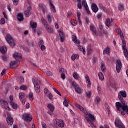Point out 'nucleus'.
I'll return each instance as SVG.
<instances>
[{"instance_id": "20e7f679", "label": "nucleus", "mask_w": 128, "mask_h": 128, "mask_svg": "<svg viewBox=\"0 0 128 128\" xmlns=\"http://www.w3.org/2000/svg\"><path fill=\"white\" fill-rule=\"evenodd\" d=\"M124 98H126V91H120L118 94V98H119L121 104H124L126 102V101L124 100Z\"/></svg>"}, {"instance_id": "a211bd4d", "label": "nucleus", "mask_w": 128, "mask_h": 128, "mask_svg": "<svg viewBox=\"0 0 128 128\" xmlns=\"http://www.w3.org/2000/svg\"><path fill=\"white\" fill-rule=\"evenodd\" d=\"M10 104L11 106H12V108H14V110H18V108H20V106L18 105V104L14 103L12 101H10Z\"/></svg>"}, {"instance_id": "c9c22d12", "label": "nucleus", "mask_w": 128, "mask_h": 128, "mask_svg": "<svg viewBox=\"0 0 128 128\" xmlns=\"http://www.w3.org/2000/svg\"><path fill=\"white\" fill-rule=\"evenodd\" d=\"M72 76L75 78V80H78V73L74 72L72 74Z\"/></svg>"}, {"instance_id": "a878e982", "label": "nucleus", "mask_w": 128, "mask_h": 128, "mask_svg": "<svg viewBox=\"0 0 128 128\" xmlns=\"http://www.w3.org/2000/svg\"><path fill=\"white\" fill-rule=\"evenodd\" d=\"M110 54V48H106L103 51V54Z\"/></svg>"}, {"instance_id": "cd10ccee", "label": "nucleus", "mask_w": 128, "mask_h": 128, "mask_svg": "<svg viewBox=\"0 0 128 128\" xmlns=\"http://www.w3.org/2000/svg\"><path fill=\"white\" fill-rule=\"evenodd\" d=\"M85 78H86V82H88V86L90 88V84H91L90 80V77L86 75L85 76Z\"/></svg>"}, {"instance_id": "a19ab883", "label": "nucleus", "mask_w": 128, "mask_h": 128, "mask_svg": "<svg viewBox=\"0 0 128 128\" xmlns=\"http://www.w3.org/2000/svg\"><path fill=\"white\" fill-rule=\"evenodd\" d=\"M101 70L102 72H104V70H106V66H104V63L101 64Z\"/></svg>"}, {"instance_id": "7c9ffc66", "label": "nucleus", "mask_w": 128, "mask_h": 128, "mask_svg": "<svg viewBox=\"0 0 128 128\" xmlns=\"http://www.w3.org/2000/svg\"><path fill=\"white\" fill-rule=\"evenodd\" d=\"M87 52L88 54H92V48L91 46H88L87 49Z\"/></svg>"}, {"instance_id": "774afa93", "label": "nucleus", "mask_w": 128, "mask_h": 128, "mask_svg": "<svg viewBox=\"0 0 128 128\" xmlns=\"http://www.w3.org/2000/svg\"><path fill=\"white\" fill-rule=\"evenodd\" d=\"M42 128H46V124H44V122H42Z\"/></svg>"}, {"instance_id": "412c9836", "label": "nucleus", "mask_w": 128, "mask_h": 128, "mask_svg": "<svg viewBox=\"0 0 128 128\" xmlns=\"http://www.w3.org/2000/svg\"><path fill=\"white\" fill-rule=\"evenodd\" d=\"M7 51L8 48H6V46L0 47V52H1L3 54H6V53Z\"/></svg>"}, {"instance_id": "f257e3e1", "label": "nucleus", "mask_w": 128, "mask_h": 128, "mask_svg": "<svg viewBox=\"0 0 128 128\" xmlns=\"http://www.w3.org/2000/svg\"><path fill=\"white\" fill-rule=\"evenodd\" d=\"M116 32H117L118 34H120L121 40H122V46L123 50V52L125 56L128 55V49H126V41L124 40V34H122V32L120 29L116 28Z\"/></svg>"}, {"instance_id": "6ab92c4d", "label": "nucleus", "mask_w": 128, "mask_h": 128, "mask_svg": "<svg viewBox=\"0 0 128 128\" xmlns=\"http://www.w3.org/2000/svg\"><path fill=\"white\" fill-rule=\"evenodd\" d=\"M45 28H46L49 34H52V32H54V29L52 28L48 25H46Z\"/></svg>"}, {"instance_id": "4c0bfd02", "label": "nucleus", "mask_w": 128, "mask_h": 128, "mask_svg": "<svg viewBox=\"0 0 128 128\" xmlns=\"http://www.w3.org/2000/svg\"><path fill=\"white\" fill-rule=\"evenodd\" d=\"M82 4L83 6H84V8H88V4H86V0H83L82 1Z\"/></svg>"}, {"instance_id": "69168bd1", "label": "nucleus", "mask_w": 128, "mask_h": 128, "mask_svg": "<svg viewBox=\"0 0 128 128\" xmlns=\"http://www.w3.org/2000/svg\"><path fill=\"white\" fill-rule=\"evenodd\" d=\"M40 48L42 50H46V46H44V45L41 46Z\"/></svg>"}, {"instance_id": "58836bf2", "label": "nucleus", "mask_w": 128, "mask_h": 128, "mask_svg": "<svg viewBox=\"0 0 128 128\" xmlns=\"http://www.w3.org/2000/svg\"><path fill=\"white\" fill-rule=\"evenodd\" d=\"M3 60H4V62H8V56L6 55H3L2 56Z\"/></svg>"}, {"instance_id": "1a4fd4ad", "label": "nucleus", "mask_w": 128, "mask_h": 128, "mask_svg": "<svg viewBox=\"0 0 128 128\" xmlns=\"http://www.w3.org/2000/svg\"><path fill=\"white\" fill-rule=\"evenodd\" d=\"M122 62L120 60H118L116 61V70L118 74L120 72V70H122Z\"/></svg>"}, {"instance_id": "7ed1b4c3", "label": "nucleus", "mask_w": 128, "mask_h": 128, "mask_svg": "<svg viewBox=\"0 0 128 128\" xmlns=\"http://www.w3.org/2000/svg\"><path fill=\"white\" fill-rule=\"evenodd\" d=\"M127 104L128 103H126V102L125 104L124 103L121 104L120 102H116V106L117 110L120 111V108H121L124 112H126L127 114H128V106L127 105Z\"/></svg>"}, {"instance_id": "c756f323", "label": "nucleus", "mask_w": 128, "mask_h": 128, "mask_svg": "<svg viewBox=\"0 0 128 128\" xmlns=\"http://www.w3.org/2000/svg\"><path fill=\"white\" fill-rule=\"evenodd\" d=\"M30 27L32 28H36V22H34L32 23V22L31 21L30 22Z\"/></svg>"}, {"instance_id": "dca6fc26", "label": "nucleus", "mask_w": 128, "mask_h": 128, "mask_svg": "<svg viewBox=\"0 0 128 128\" xmlns=\"http://www.w3.org/2000/svg\"><path fill=\"white\" fill-rule=\"evenodd\" d=\"M18 64L17 61H12L10 63V68H18Z\"/></svg>"}, {"instance_id": "ea45409f", "label": "nucleus", "mask_w": 128, "mask_h": 128, "mask_svg": "<svg viewBox=\"0 0 128 128\" xmlns=\"http://www.w3.org/2000/svg\"><path fill=\"white\" fill-rule=\"evenodd\" d=\"M77 2H78L77 6L79 10H82V3L80 2V0H77Z\"/></svg>"}, {"instance_id": "9b49d317", "label": "nucleus", "mask_w": 128, "mask_h": 128, "mask_svg": "<svg viewBox=\"0 0 128 128\" xmlns=\"http://www.w3.org/2000/svg\"><path fill=\"white\" fill-rule=\"evenodd\" d=\"M22 118L26 122H32V115L28 114H24Z\"/></svg>"}, {"instance_id": "4d7b16f0", "label": "nucleus", "mask_w": 128, "mask_h": 128, "mask_svg": "<svg viewBox=\"0 0 128 128\" xmlns=\"http://www.w3.org/2000/svg\"><path fill=\"white\" fill-rule=\"evenodd\" d=\"M28 4H29V6L28 8V10H28L29 12H30V10H32V6H30V1H28Z\"/></svg>"}, {"instance_id": "13d9d810", "label": "nucleus", "mask_w": 128, "mask_h": 128, "mask_svg": "<svg viewBox=\"0 0 128 128\" xmlns=\"http://www.w3.org/2000/svg\"><path fill=\"white\" fill-rule=\"evenodd\" d=\"M48 98H49V100H52V93H48Z\"/></svg>"}, {"instance_id": "bf43d9fd", "label": "nucleus", "mask_w": 128, "mask_h": 128, "mask_svg": "<svg viewBox=\"0 0 128 128\" xmlns=\"http://www.w3.org/2000/svg\"><path fill=\"white\" fill-rule=\"evenodd\" d=\"M85 8V10H86L87 14H90V9L88 8V6L86 7V8Z\"/></svg>"}, {"instance_id": "aec40b11", "label": "nucleus", "mask_w": 128, "mask_h": 128, "mask_svg": "<svg viewBox=\"0 0 128 128\" xmlns=\"http://www.w3.org/2000/svg\"><path fill=\"white\" fill-rule=\"evenodd\" d=\"M72 41L74 42V44H80V40H78V38H76V36H72Z\"/></svg>"}, {"instance_id": "4468645a", "label": "nucleus", "mask_w": 128, "mask_h": 128, "mask_svg": "<svg viewBox=\"0 0 128 128\" xmlns=\"http://www.w3.org/2000/svg\"><path fill=\"white\" fill-rule=\"evenodd\" d=\"M56 124L58 126H60V128H64V120H62L56 119Z\"/></svg>"}, {"instance_id": "f704fd0d", "label": "nucleus", "mask_w": 128, "mask_h": 128, "mask_svg": "<svg viewBox=\"0 0 128 128\" xmlns=\"http://www.w3.org/2000/svg\"><path fill=\"white\" fill-rule=\"evenodd\" d=\"M41 20H42V24H44V28H46V26H48V22H46V20L42 18Z\"/></svg>"}, {"instance_id": "2f4dec72", "label": "nucleus", "mask_w": 128, "mask_h": 128, "mask_svg": "<svg viewBox=\"0 0 128 128\" xmlns=\"http://www.w3.org/2000/svg\"><path fill=\"white\" fill-rule=\"evenodd\" d=\"M106 25L108 28H110V18H108L107 19H106Z\"/></svg>"}, {"instance_id": "864d4df0", "label": "nucleus", "mask_w": 128, "mask_h": 128, "mask_svg": "<svg viewBox=\"0 0 128 128\" xmlns=\"http://www.w3.org/2000/svg\"><path fill=\"white\" fill-rule=\"evenodd\" d=\"M104 7L102 5V4H99V8L102 10H104Z\"/></svg>"}, {"instance_id": "f3484780", "label": "nucleus", "mask_w": 128, "mask_h": 128, "mask_svg": "<svg viewBox=\"0 0 128 128\" xmlns=\"http://www.w3.org/2000/svg\"><path fill=\"white\" fill-rule=\"evenodd\" d=\"M92 10L94 12L96 13L98 10V6H96V4H92Z\"/></svg>"}, {"instance_id": "6e6d98bb", "label": "nucleus", "mask_w": 128, "mask_h": 128, "mask_svg": "<svg viewBox=\"0 0 128 128\" xmlns=\"http://www.w3.org/2000/svg\"><path fill=\"white\" fill-rule=\"evenodd\" d=\"M48 22L50 24V22H52V18L50 17V15H48Z\"/></svg>"}, {"instance_id": "79ce46f5", "label": "nucleus", "mask_w": 128, "mask_h": 128, "mask_svg": "<svg viewBox=\"0 0 128 128\" xmlns=\"http://www.w3.org/2000/svg\"><path fill=\"white\" fill-rule=\"evenodd\" d=\"M28 44L30 48H34V44L32 41H28Z\"/></svg>"}, {"instance_id": "de8ad7c7", "label": "nucleus", "mask_w": 128, "mask_h": 128, "mask_svg": "<svg viewBox=\"0 0 128 128\" xmlns=\"http://www.w3.org/2000/svg\"><path fill=\"white\" fill-rule=\"evenodd\" d=\"M20 0H12V2L14 6H18Z\"/></svg>"}, {"instance_id": "2eb2a0df", "label": "nucleus", "mask_w": 128, "mask_h": 128, "mask_svg": "<svg viewBox=\"0 0 128 128\" xmlns=\"http://www.w3.org/2000/svg\"><path fill=\"white\" fill-rule=\"evenodd\" d=\"M59 36H60V40L61 42H64V38H66V34L64 33L60 30L59 31Z\"/></svg>"}, {"instance_id": "338daca9", "label": "nucleus", "mask_w": 128, "mask_h": 128, "mask_svg": "<svg viewBox=\"0 0 128 128\" xmlns=\"http://www.w3.org/2000/svg\"><path fill=\"white\" fill-rule=\"evenodd\" d=\"M71 24L72 26H76V22H74L72 20H71L70 21Z\"/></svg>"}, {"instance_id": "e2e57ef3", "label": "nucleus", "mask_w": 128, "mask_h": 128, "mask_svg": "<svg viewBox=\"0 0 128 128\" xmlns=\"http://www.w3.org/2000/svg\"><path fill=\"white\" fill-rule=\"evenodd\" d=\"M46 74L49 76H52V72H50V71H48L46 72Z\"/></svg>"}, {"instance_id": "a18cd8bd", "label": "nucleus", "mask_w": 128, "mask_h": 128, "mask_svg": "<svg viewBox=\"0 0 128 128\" xmlns=\"http://www.w3.org/2000/svg\"><path fill=\"white\" fill-rule=\"evenodd\" d=\"M118 10H119L120 11L124 10V5L121 4H119Z\"/></svg>"}, {"instance_id": "5701e85b", "label": "nucleus", "mask_w": 128, "mask_h": 128, "mask_svg": "<svg viewBox=\"0 0 128 128\" xmlns=\"http://www.w3.org/2000/svg\"><path fill=\"white\" fill-rule=\"evenodd\" d=\"M17 18L20 22H22L24 20V14L22 13H18Z\"/></svg>"}, {"instance_id": "09e8293b", "label": "nucleus", "mask_w": 128, "mask_h": 128, "mask_svg": "<svg viewBox=\"0 0 128 128\" xmlns=\"http://www.w3.org/2000/svg\"><path fill=\"white\" fill-rule=\"evenodd\" d=\"M6 23V20L4 18H2L0 20V24H4Z\"/></svg>"}, {"instance_id": "052dcab7", "label": "nucleus", "mask_w": 128, "mask_h": 128, "mask_svg": "<svg viewBox=\"0 0 128 128\" xmlns=\"http://www.w3.org/2000/svg\"><path fill=\"white\" fill-rule=\"evenodd\" d=\"M37 34L38 36H40L42 34V28H39L37 31Z\"/></svg>"}, {"instance_id": "393cba45", "label": "nucleus", "mask_w": 128, "mask_h": 128, "mask_svg": "<svg viewBox=\"0 0 128 128\" xmlns=\"http://www.w3.org/2000/svg\"><path fill=\"white\" fill-rule=\"evenodd\" d=\"M59 72H62L61 74V78L62 80H64V78H66V74H64V69L62 68L60 69Z\"/></svg>"}, {"instance_id": "f8f14e48", "label": "nucleus", "mask_w": 128, "mask_h": 128, "mask_svg": "<svg viewBox=\"0 0 128 128\" xmlns=\"http://www.w3.org/2000/svg\"><path fill=\"white\" fill-rule=\"evenodd\" d=\"M98 32H100L98 36H102L104 34H106V31L104 30V26L102 25L99 26Z\"/></svg>"}, {"instance_id": "ddd939ff", "label": "nucleus", "mask_w": 128, "mask_h": 128, "mask_svg": "<svg viewBox=\"0 0 128 128\" xmlns=\"http://www.w3.org/2000/svg\"><path fill=\"white\" fill-rule=\"evenodd\" d=\"M13 57L16 60H22V54L16 52L14 55Z\"/></svg>"}, {"instance_id": "b1692460", "label": "nucleus", "mask_w": 128, "mask_h": 128, "mask_svg": "<svg viewBox=\"0 0 128 128\" xmlns=\"http://www.w3.org/2000/svg\"><path fill=\"white\" fill-rule=\"evenodd\" d=\"M40 8L42 10V12L44 14L46 12V7L44 5H40Z\"/></svg>"}, {"instance_id": "4be33fe9", "label": "nucleus", "mask_w": 128, "mask_h": 128, "mask_svg": "<svg viewBox=\"0 0 128 128\" xmlns=\"http://www.w3.org/2000/svg\"><path fill=\"white\" fill-rule=\"evenodd\" d=\"M90 30H91V32H92L93 33H94V34H96V36H98V34L96 33V28L94 26V25H90Z\"/></svg>"}, {"instance_id": "c85d7f7f", "label": "nucleus", "mask_w": 128, "mask_h": 128, "mask_svg": "<svg viewBox=\"0 0 128 128\" xmlns=\"http://www.w3.org/2000/svg\"><path fill=\"white\" fill-rule=\"evenodd\" d=\"M18 96L20 99V100H22L26 96V94H24L23 92H20L19 93Z\"/></svg>"}, {"instance_id": "9d476101", "label": "nucleus", "mask_w": 128, "mask_h": 128, "mask_svg": "<svg viewBox=\"0 0 128 128\" xmlns=\"http://www.w3.org/2000/svg\"><path fill=\"white\" fill-rule=\"evenodd\" d=\"M0 102L2 105V108L4 110H10V108L8 106V104L6 101H5L4 100H0Z\"/></svg>"}, {"instance_id": "c03bdc74", "label": "nucleus", "mask_w": 128, "mask_h": 128, "mask_svg": "<svg viewBox=\"0 0 128 128\" xmlns=\"http://www.w3.org/2000/svg\"><path fill=\"white\" fill-rule=\"evenodd\" d=\"M100 102V97L96 98L95 99V103H96L97 104H98Z\"/></svg>"}, {"instance_id": "72a5a7b5", "label": "nucleus", "mask_w": 128, "mask_h": 128, "mask_svg": "<svg viewBox=\"0 0 128 128\" xmlns=\"http://www.w3.org/2000/svg\"><path fill=\"white\" fill-rule=\"evenodd\" d=\"M24 14L26 18H28V16H30L31 13L30 11L26 10V11H24Z\"/></svg>"}, {"instance_id": "37998d69", "label": "nucleus", "mask_w": 128, "mask_h": 128, "mask_svg": "<svg viewBox=\"0 0 128 128\" xmlns=\"http://www.w3.org/2000/svg\"><path fill=\"white\" fill-rule=\"evenodd\" d=\"M80 52H82L84 54H86V50H84V48L82 46H80Z\"/></svg>"}, {"instance_id": "5fc2aeb1", "label": "nucleus", "mask_w": 128, "mask_h": 128, "mask_svg": "<svg viewBox=\"0 0 128 128\" xmlns=\"http://www.w3.org/2000/svg\"><path fill=\"white\" fill-rule=\"evenodd\" d=\"M38 46H44V40H40V41L38 42Z\"/></svg>"}, {"instance_id": "473e14b6", "label": "nucleus", "mask_w": 128, "mask_h": 128, "mask_svg": "<svg viewBox=\"0 0 128 128\" xmlns=\"http://www.w3.org/2000/svg\"><path fill=\"white\" fill-rule=\"evenodd\" d=\"M48 108L50 110V112H52L54 110V106L52 104H48Z\"/></svg>"}, {"instance_id": "e433bc0d", "label": "nucleus", "mask_w": 128, "mask_h": 128, "mask_svg": "<svg viewBox=\"0 0 128 128\" xmlns=\"http://www.w3.org/2000/svg\"><path fill=\"white\" fill-rule=\"evenodd\" d=\"M29 98L30 100L32 101L34 100V93L30 92L29 93Z\"/></svg>"}, {"instance_id": "3c124183", "label": "nucleus", "mask_w": 128, "mask_h": 128, "mask_svg": "<svg viewBox=\"0 0 128 128\" xmlns=\"http://www.w3.org/2000/svg\"><path fill=\"white\" fill-rule=\"evenodd\" d=\"M86 96H88V98H90V96H92V92L88 91L86 92Z\"/></svg>"}, {"instance_id": "423d86ee", "label": "nucleus", "mask_w": 128, "mask_h": 128, "mask_svg": "<svg viewBox=\"0 0 128 128\" xmlns=\"http://www.w3.org/2000/svg\"><path fill=\"white\" fill-rule=\"evenodd\" d=\"M72 86H74L75 90V92H77V94H82V88H80V86L76 84V82H72Z\"/></svg>"}, {"instance_id": "39448f33", "label": "nucleus", "mask_w": 128, "mask_h": 128, "mask_svg": "<svg viewBox=\"0 0 128 128\" xmlns=\"http://www.w3.org/2000/svg\"><path fill=\"white\" fill-rule=\"evenodd\" d=\"M6 40L10 46H16V42L12 38V36L10 34H8L6 38Z\"/></svg>"}, {"instance_id": "8fccbe9b", "label": "nucleus", "mask_w": 128, "mask_h": 128, "mask_svg": "<svg viewBox=\"0 0 128 128\" xmlns=\"http://www.w3.org/2000/svg\"><path fill=\"white\" fill-rule=\"evenodd\" d=\"M20 88L22 90H26V86L24 85H22L20 86Z\"/></svg>"}, {"instance_id": "680f3d73", "label": "nucleus", "mask_w": 128, "mask_h": 128, "mask_svg": "<svg viewBox=\"0 0 128 128\" xmlns=\"http://www.w3.org/2000/svg\"><path fill=\"white\" fill-rule=\"evenodd\" d=\"M49 3H50V4L51 6V8L54 7V4H52V1L51 0H49Z\"/></svg>"}, {"instance_id": "0e129e2a", "label": "nucleus", "mask_w": 128, "mask_h": 128, "mask_svg": "<svg viewBox=\"0 0 128 128\" xmlns=\"http://www.w3.org/2000/svg\"><path fill=\"white\" fill-rule=\"evenodd\" d=\"M80 14H81L80 13V12H77V18H78V20L80 19Z\"/></svg>"}, {"instance_id": "49530a36", "label": "nucleus", "mask_w": 128, "mask_h": 128, "mask_svg": "<svg viewBox=\"0 0 128 128\" xmlns=\"http://www.w3.org/2000/svg\"><path fill=\"white\" fill-rule=\"evenodd\" d=\"M63 104L65 106H68V100H66V99L64 100Z\"/></svg>"}, {"instance_id": "603ef678", "label": "nucleus", "mask_w": 128, "mask_h": 128, "mask_svg": "<svg viewBox=\"0 0 128 128\" xmlns=\"http://www.w3.org/2000/svg\"><path fill=\"white\" fill-rule=\"evenodd\" d=\"M54 90L58 94L59 96H62V94H60V92L56 90V88H53Z\"/></svg>"}, {"instance_id": "bb28decb", "label": "nucleus", "mask_w": 128, "mask_h": 128, "mask_svg": "<svg viewBox=\"0 0 128 128\" xmlns=\"http://www.w3.org/2000/svg\"><path fill=\"white\" fill-rule=\"evenodd\" d=\"M98 76L100 80H104V74H102V72H99Z\"/></svg>"}, {"instance_id": "6e6552de", "label": "nucleus", "mask_w": 128, "mask_h": 128, "mask_svg": "<svg viewBox=\"0 0 128 128\" xmlns=\"http://www.w3.org/2000/svg\"><path fill=\"white\" fill-rule=\"evenodd\" d=\"M40 81L35 82L34 84V88L35 90V92L37 94H40Z\"/></svg>"}, {"instance_id": "0eeeda50", "label": "nucleus", "mask_w": 128, "mask_h": 128, "mask_svg": "<svg viewBox=\"0 0 128 128\" xmlns=\"http://www.w3.org/2000/svg\"><path fill=\"white\" fill-rule=\"evenodd\" d=\"M6 120L8 122V124L9 126H12L14 124V118L12 117L10 113H7V117L6 118Z\"/></svg>"}, {"instance_id": "f03ea898", "label": "nucleus", "mask_w": 128, "mask_h": 128, "mask_svg": "<svg viewBox=\"0 0 128 128\" xmlns=\"http://www.w3.org/2000/svg\"><path fill=\"white\" fill-rule=\"evenodd\" d=\"M76 108H79L80 110H82V112H84V114H86V116H88V118L89 119H90L91 122H94V120H96V118H94V116L90 114H88V111H86V109H84V107H82V106L80 105V104H76Z\"/></svg>"}]
</instances>
